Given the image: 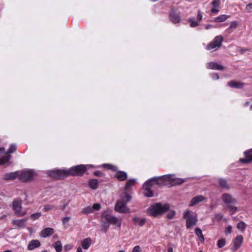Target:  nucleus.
<instances>
[{
  "label": "nucleus",
  "mask_w": 252,
  "mask_h": 252,
  "mask_svg": "<svg viewBox=\"0 0 252 252\" xmlns=\"http://www.w3.org/2000/svg\"><path fill=\"white\" fill-rule=\"evenodd\" d=\"M223 216L220 213H218L215 215L214 220H217L218 221H220L222 219Z\"/></svg>",
  "instance_id": "nucleus-41"
},
{
  "label": "nucleus",
  "mask_w": 252,
  "mask_h": 252,
  "mask_svg": "<svg viewBox=\"0 0 252 252\" xmlns=\"http://www.w3.org/2000/svg\"><path fill=\"white\" fill-rule=\"evenodd\" d=\"M246 224L243 221H241L237 224V227L238 229L241 231H244L246 228Z\"/></svg>",
  "instance_id": "nucleus-36"
},
{
  "label": "nucleus",
  "mask_w": 252,
  "mask_h": 252,
  "mask_svg": "<svg viewBox=\"0 0 252 252\" xmlns=\"http://www.w3.org/2000/svg\"><path fill=\"white\" fill-rule=\"evenodd\" d=\"M220 0H213L211 2L212 8L211 9V12L213 14H217L220 11Z\"/></svg>",
  "instance_id": "nucleus-14"
},
{
  "label": "nucleus",
  "mask_w": 252,
  "mask_h": 252,
  "mask_svg": "<svg viewBox=\"0 0 252 252\" xmlns=\"http://www.w3.org/2000/svg\"><path fill=\"white\" fill-rule=\"evenodd\" d=\"M203 18V16L200 11L198 10L197 16L196 18V21H197L199 23L202 20Z\"/></svg>",
  "instance_id": "nucleus-44"
},
{
  "label": "nucleus",
  "mask_w": 252,
  "mask_h": 252,
  "mask_svg": "<svg viewBox=\"0 0 252 252\" xmlns=\"http://www.w3.org/2000/svg\"><path fill=\"white\" fill-rule=\"evenodd\" d=\"M103 226L104 227H105L106 228V231L107 230V229L109 228V224H108L107 223H104V224H103Z\"/></svg>",
  "instance_id": "nucleus-56"
},
{
  "label": "nucleus",
  "mask_w": 252,
  "mask_h": 252,
  "mask_svg": "<svg viewBox=\"0 0 252 252\" xmlns=\"http://www.w3.org/2000/svg\"><path fill=\"white\" fill-rule=\"evenodd\" d=\"M98 181L96 179H91L89 181V186L93 189H95L98 187Z\"/></svg>",
  "instance_id": "nucleus-29"
},
{
  "label": "nucleus",
  "mask_w": 252,
  "mask_h": 252,
  "mask_svg": "<svg viewBox=\"0 0 252 252\" xmlns=\"http://www.w3.org/2000/svg\"><path fill=\"white\" fill-rule=\"evenodd\" d=\"M246 10L249 12L251 11L252 10V3H250L246 5Z\"/></svg>",
  "instance_id": "nucleus-48"
},
{
  "label": "nucleus",
  "mask_w": 252,
  "mask_h": 252,
  "mask_svg": "<svg viewBox=\"0 0 252 252\" xmlns=\"http://www.w3.org/2000/svg\"><path fill=\"white\" fill-rule=\"evenodd\" d=\"M211 77L213 80H218L219 78V76L218 73H213L211 74Z\"/></svg>",
  "instance_id": "nucleus-49"
},
{
  "label": "nucleus",
  "mask_w": 252,
  "mask_h": 252,
  "mask_svg": "<svg viewBox=\"0 0 252 252\" xmlns=\"http://www.w3.org/2000/svg\"><path fill=\"white\" fill-rule=\"evenodd\" d=\"M19 171H17L13 172L7 173L3 176V179L4 180H12L19 177Z\"/></svg>",
  "instance_id": "nucleus-15"
},
{
  "label": "nucleus",
  "mask_w": 252,
  "mask_h": 252,
  "mask_svg": "<svg viewBox=\"0 0 252 252\" xmlns=\"http://www.w3.org/2000/svg\"><path fill=\"white\" fill-rule=\"evenodd\" d=\"M232 226L229 225L225 230V233L226 234H228V233H230L232 231Z\"/></svg>",
  "instance_id": "nucleus-51"
},
{
  "label": "nucleus",
  "mask_w": 252,
  "mask_h": 252,
  "mask_svg": "<svg viewBox=\"0 0 252 252\" xmlns=\"http://www.w3.org/2000/svg\"><path fill=\"white\" fill-rule=\"evenodd\" d=\"M77 252H82V249H81V248L80 247H79L77 248Z\"/></svg>",
  "instance_id": "nucleus-58"
},
{
  "label": "nucleus",
  "mask_w": 252,
  "mask_h": 252,
  "mask_svg": "<svg viewBox=\"0 0 252 252\" xmlns=\"http://www.w3.org/2000/svg\"><path fill=\"white\" fill-rule=\"evenodd\" d=\"M41 252H47L46 251H42Z\"/></svg>",
  "instance_id": "nucleus-63"
},
{
  "label": "nucleus",
  "mask_w": 252,
  "mask_h": 252,
  "mask_svg": "<svg viewBox=\"0 0 252 252\" xmlns=\"http://www.w3.org/2000/svg\"><path fill=\"white\" fill-rule=\"evenodd\" d=\"M3 252H12V251L11 250H6L4 251Z\"/></svg>",
  "instance_id": "nucleus-60"
},
{
  "label": "nucleus",
  "mask_w": 252,
  "mask_h": 252,
  "mask_svg": "<svg viewBox=\"0 0 252 252\" xmlns=\"http://www.w3.org/2000/svg\"><path fill=\"white\" fill-rule=\"evenodd\" d=\"M67 205V203L64 204L62 206L61 209L63 211L64 210V209H65Z\"/></svg>",
  "instance_id": "nucleus-54"
},
{
  "label": "nucleus",
  "mask_w": 252,
  "mask_h": 252,
  "mask_svg": "<svg viewBox=\"0 0 252 252\" xmlns=\"http://www.w3.org/2000/svg\"><path fill=\"white\" fill-rule=\"evenodd\" d=\"M102 167L105 168H107L113 171H116L118 170V168L116 166L108 163H105L102 165Z\"/></svg>",
  "instance_id": "nucleus-30"
},
{
  "label": "nucleus",
  "mask_w": 252,
  "mask_h": 252,
  "mask_svg": "<svg viewBox=\"0 0 252 252\" xmlns=\"http://www.w3.org/2000/svg\"><path fill=\"white\" fill-rule=\"evenodd\" d=\"M189 21L191 28H195L199 25V23L197 21H195L193 18L189 19Z\"/></svg>",
  "instance_id": "nucleus-35"
},
{
  "label": "nucleus",
  "mask_w": 252,
  "mask_h": 252,
  "mask_svg": "<svg viewBox=\"0 0 252 252\" xmlns=\"http://www.w3.org/2000/svg\"><path fill=\"white\" fill-rule=\"evenodd\" d=\"M70 220V218L69 217H66L62 219V222L63 225H65L67 224Z\"/></svg>",
  "instance_id": "nucleus-45"
},
{
  "label": "nucleus",
  "mask_w": 252,
  "mask_h": 252,
  "mask_svg": "<svg viewBox=\"0 0 252 252\" xmlns=\"http://www.w3.org/2000/svg\"><path fill=\"white\" fill-rule=\"evenodd\" d=\"M205 200V197L202 195H198L193 197L190 201L189 206H193L197 203Z\"/></svg>",
  "instance_id": "nucleus-19"
},
{
  "label": "nucleus",
  "mask_w": 252,
  "mask_h": 252,
  "mask_svg": "<svg viewBox=\"0 0 252 252\" xmlns=\"http://www.w3.org/2000/svg\"><path fill=\"white\" fill-rule=\"evenodd\" d=\"M92 208L93 209V212L94 211H98L101 208V206L99 203H94L92 206Z\"/></svg>",
  "instance_id": "nucleus-42"
},
{
  "label": "nucleus",
  "mask_w": 252,
  "mask_h": 252,
  "mask_svg": "<svg viewBox=\"0 0 252 252\" xmlns=\"http://www.w3.org/2000/svg\"><path fill=\"white\" fill-rule=\"evenodd\" d=\"M126 204V202H124V201L119 200L116 203L115 210L116 211L119 213H129V209L127 207Z\"/></svg>",
  "instance_id": "nucleus-10"
},
{
  "label": "nucleus",
  "mask_w": 252,
  "mask_h": 252,
  "mask_svg": "<svg viewBox=\"0 0 252 252\" xmlns=\"http://www.w3.org/2000/svg\"><path fill=\"white\" fill-rule=\"evenodd\" d=\"M41 216V214L40 212H38L35 214H32L31 215V217L33 220H35L38 219Z\"/></svg>",
  "instance_id": "nucleus-40"
},
{
  "label": "nucleus",
  "mask_w": 252,
  "mask_h": 252,
  "mask_svg": "<svg viewBox=\"0 0 252 252\" xmlns=\"http://www.w3.org/2000/svg\"><path fill=\"white\" fill-rule=\"evenodd\" d=\"M170 20L173 23H179L181 20V16L179 12L177 9L172 8L169 14Z\"/></svg>",
  "instance_id": "nucleus-9"
},
{
  "label": "nucleus",
  "mask_w": 252,
  "mask_h": 252,
  "mask_svg": "<svg viewBox=\"0 0 252 252\" xmlns=\"http://www.w3.org/2000/svg\"><path fill=\"white\" fill-rule=\"evenodd\" d=\"M229 207L233 211V213L235 212L236 211V210H237V208L236 207L231 206V205H230V206Z\"/></svg>",
  "instance_id": "nucleus-53"
},
{
  "label": "nucleus",
  "mask_w": 252,
  "mask_h": 252,
  "mask_svg": "<svg viewBox=\"0 0 252 252\" xmlns=\"http://www.w3.org/2000/svg\"><path fill=\"white\" fill-rule=\"evenodd\" d=\"M245 158H241L240 161L241 162L247 163L252 161V149L245 152Z\"/></svg>",
  "instance_id": "nucleus-16"
},
{
  "label": "nucleus",
  "mask_w": 252,
  "mask_h": 252,
  "mask_svg": "<svg viewBox=\"0 0 252 252\" xmlns=\"http://www.w3.org/2000/svg\"><path fill=\"white\" fill-rule=\"evenodd\" d=\"M136 183V179H135L128 180L126 184L125 189L127 190V189H129V188H131L135 185V184Z\"/></svg>",
  "instance_id": "nucleus-27"
},
{
  "label": "nucleus",
  "mask_w": 252,
  "mask_h": 252,
  "mask_svg": "<svg viewBox=\"0 0 252 252\" xmlns=\"http://www.w3.org/2000/svg\"><path fill=\"white\" fill-rule=\"evenodd\" d=\"M140 251V247L139 246H136L134 247L132 252H139Z\"/></svg>",
  "instance_id": "nucleus-50"
},
{
  "label": "nucleus",
  "mask_w": 252,
  "mask_h": 252,
  "mask_svg": "<svg viewBox=\"0 0 252 252\" xmlns=\"http://www.w3.org/2000/svg\"><path fill=\"white\" fill-rule=\"evenodd\" d=\"M94 175L96 176L101 177L103 176V174L99 171H96L94 172Z\"/></svg>",
  "instance_id": "nucleus-52"
},
{
  "label": "nucleus",
  "mask_w": 252,
  "mask_h": 252,
  "mask_svg": "<svg viewBox=\"0 0 252 252\" xmlns=\"http://www.w3.org/2000/svg\"><path fill=\"white\" fill-rule=\"evenodd\" d=\"M183 217L185 219H186L187 228L195 225L197 221L196 215L192 213L189 210H188L184 213Z\"/></svg>",
  "instance_id": "nucleus-6"
},
{
  "label": "nucleus",
  "mask_w": 252,
  "mask_h": 252,
  "mask_svg": "<svg viewBox=\"0 0 252 252\" xmlns=\"http://www.w3.org/2000/svg\"><path fill=\"white\" fill-rule=\"evenodd\" d=\"M229 17V15L223 14L216 17L214 21L216 23L222 22L226 21Z\"/></svg>",
  "instance_id": "nucleus-24"
},
{
  "label": "nucleus",
  "mask_w": 252,
  "mask_h": 252,
  "mask_svg": "<svg viewBox=\"0 0 252 252\" xmlns=\"http://www.w3.org/2000/svg\"><path fill=\"white\" fill-rule=\"evenodd\" d=\"M239 25L237 21H234L231 22L229 27L227 29L226 31H229L230 29H236Z\"/></svg>",
  "instance_id": "nucleus-33"
},
{
  "label": "nucleus",
  "mask_w": 252,
  "mask_h": 252,
  "mask_svg": "<svg viewBox=\"0 0 252 252\" xmlns=\"http://www.w3.org/2000/svg\"><path fill=\"white\" fill-rule=\"evenodd\" d=\"M175 214V212L174 211H170L168 212L167 215V217L168 219H172L173 218L174 215Z\"/></svg>",
  "instance_id": "nucleus-43"
},
{
  "label": "nucleus",
  "mask_w": 252,
  "mask_h": 252,
  "mask_svg": "<svg viewBox=\"0 0 252 252\" xmlns=\"http://www.w3.org/2000/svg\"><path fill=\"white\" fill-rule=\"evenodd\" d=\"M12 209L14 211L15 214L20 217H22L25 215L27 211L22 210V202L21 200L16 199L14 200L12 203Z\"/></svg>",
  "instance_id": "nucleus-8"
},
{
  "label": "nucleus",
  "mask_w": 252,
  "mask_h": 252,
  "mask_svg": "<svg viewBox=\"0 0 252 252\" xmlns=\"http://www.w3.org/2000/svg\"><path fill=\"white\" fill-rule=\"evenodd\" d=\"M168 252H173V250L172 248H169L168 250Z\"/></svg>",
  "instance_id": "nucleus-59"
},
{
  "label": "nucleus",
  "mask_w": 252,
  "mask_h": 252,
  "mask_svg": "<svg viewBox=\"0 0 252 252\" xmlns=\"http://www.w3.org/2000/svg\"><path fill=\"white\" fill-rule=\"evenodd\" d=\"M243 242V236L241 235L237 236L234 240L233 246L232 248V250L234 251L238 249L241 247Z\"/></svg>",
  "instance_id": "nucleus-12"
},
{
  "label": "nucleus",
  "mask_w": 252,
  "mask_h": 252,
  "mask_svg": "<svg viewBox=\"0 0 252 252\" xmlns=\"http://www.w3.org/2000/svg\"><path fill=\"white\" fill-rule=\"evenodd\" d=\"M219 184L220 187L222 188L225 189H229V186L227 185L226 181L224 179H220L219 180Z\"/></svg>",
  "instance_id": "nucleus-32"
},
{
  "label": "nucleus",
  "mask_w": 252,
  "mask_h": 252,
  "mask_svg": "<svg viewBox=\"0 0 252 252\" xmlns=\"http://www.w3.org/2000/svg\"><path fill=\"white\" fill-rule=\"evenodd\" d=\"M16 150V146L14 144H11L7 152L6 153L9 155V154L14 153Z\"/></svg>",
  "instance_id": "nucleus-38"
},
{
  "label": "nucleus",
  "mask_w": 252,
  "mask_h": 252,
  "mask_svg": "<svg viewBox=\"0 0 252 252\" xmlns=\"http://www.w3.org/2000/svg\"><path fill=\"white\" fill-rule=\"evenodd\" d=\"M28 220V219H23L21 220H15L12 221L13 224L18 228H23L25 225L26 222Z\"/></svg>",
  "instance_id": "nucleus-18"
},
{
  "label": "nucleus",
  "mask_w": 252,
  "mask_h": 252,
  "mask_svg": "<svg viewBox=\"0 0 252 252\" xmlns=\"http://www.w3.org/2000/svg\"><path fill=\"white\" fill-rule=\"evenodd\" d=\"M125 197L126 198V201H124V202H126V203L130 200L131 198V195L127 193H125Z\"/></svg>",
  "instance_id": "nucleus-46"
},
{
  "label": "nucleus",
  "mask_w": 252,
  "mask_h": 252,
  "mask_svg": "<svg viewBox=\"0 0 252 252\" xmlns=\"http://www.w3.org/2000/svg\"><path fill=\"white\" fill-rule=\"evenodd\" d=\"M92 243V239L90 238L84 239L81 243V246L83 249L88 250Z\"/></svg>",
  "instance_id": "nucleus-23"
},
{
  "label": "nucleus",
  "mask_w": 252,
  "mask_h": 252,
  "mask_svg": "<svg viewBox=\"0 0 252 252\" xmlns=\"http://www.w3.org/2000/svg\"><path fill=\"white\" fill-rule=\"evenodd\" d=\"M115 177L117 178L119 181H125L127 179V173L124 171H118L115 174Z\"/></svg>",
  "instance_id": "nucleus-21"
},
{
  "label": "nucleus",
  "mask_w": 252,
  "mask_h": 252,
  "mask_svg": "<svg viewBox=\"0 0 252 252\" xmlns=\"http://www.w3.org/2000/svg\"><path fill=\"white\" fill-rule=\"evenodd\" d=\"M175 180L177 184H180L184 182V180L182 179H176L174 174L165 175L159 177L151 178L145 182L143 185L144 194L147 197H152L154 194L151 190L152 188L156 186L166 185L168 182H172Z\"/></svg>",
  "instance_id": "nucleus-1"
},
{
  "label": "nucleus",
  "mask_w": 252,
  "mask_h": 252,
  "mask_svg": "<svg viewBox=\"0 0 252 252\" xmlns=\"http://www.w3.org/2000/svg\"><path fill=\"white\" fill-rule=\"evenodd\" d=\"M54 232V230L53 228L50 227H47L41 231V232H40V236L43 238H46L52 235Z\"/></svg>",
  "instance_id": "nucleus-17"
},
{
  "label": "nucleus",
  "mask_w": 252,
  "mask_h": 252,
  "mask_svg": "<svg viewBox=\"0 0 252 252\" xmlns=\"http://www.w3.org/2000/svg\"><path fill=\"white\" fill-rule=\"evenodd\" d=\"M119 252H125L124 251H120Z\"/></svg>",
  "instance_id": "nucleus-62"
},
{
  "label": "nucleus",
  "mask_w": 252,
  "mask_h": 252,
  "mask_svg": "<svg viewBox=\"0 0 252 252\" xmlns=\"http://www.w3.org/2000/svg\"><path fill=\"white\" fill-rule=\"evenodd\" d=\"M195 232L198 238L200 240L201 242L203 243L205 239L201 229L200 228L197 227L195 229Z\"/></svg>",
  "instance_id": "nucleus-26"
},
{
  "label": "nucleus",
  "mask_w": 252,
  "mask_h": 252,
  "mask_svg": "<svg viewBox=\"0 0 252 252\" xmlns=\"http://www.w3.org/2000/svg\"><path fill=\"white\" fill-rule=\"evenodd\" d=\"M102 219H104L107 223L116 225L118 227L121 226V221L116 217L111 215V212L109 210L104 211L102 214Z\"/></svg>",
  "instance_id": "nucleus-4"
},
{
  "label": "nucleus",
  "mask_w": 252,
  "mask_h": 252,
  "mask_svg": "<svg viewBox=\"0 0 252 252\" xmlns=\"http://www.w3.org/2000/svg\"><path fill=\"white\" fill-rule=\"evenodd\" d=\"M82 212L85 214L93 213V209L90 206H87L82 209Z\"/></svg>",
  "instance_id": "nucleus-34"
},
{
  "label": "nucleus",
  "mask_w": 252,
  "mask_h": 252,
  "mask_svg": "<svg viewBox=\"0 0 252 252\" xmlns=\"http://www.w3.org/2000/svg\"><path fill=\"white\" fill-rule=\"evenodd\" d=\"M133 222L135 225L143 226L145 223L146 220L145 219L134 217L133 218Z\"/></svg>",
  "instance_id": "nucleus-25"
},
{
  "label": "nucleus",
  "mask_w": 252,
  "mask_h": 252,
  "mask_svg": "<svg viewBox=\"0 0 252 252\" xmlns=\"http://www.w3.org/2000/svg\"><path fill=\"white\" fill-rule=\"evenodd\" d=\"M206 67L208 69L221 70L224 69V67L218 64L216 62H211L206 63Z\"/></svg>",
  "instance_id": "nucleus-13"
},
{
  "label": "nucleus",
  "mask_w": 252,
  "mask_h": 252,
  "mask_svg": "<svg viewBox=\"0 0 252 252\" xmlns=\"http://www.w3.org/2000/svg\"><path fill=\"white\" fill-rule=\"evenodd\" d=\"M250 104V102L249 101H247L244 103V106L247 107L249 106Z\"/></svg>",
  "instance_id": "nucleus-57"
},
{
  "label": "nucleus",
  "mask_w": 252,
  "mask_h": 252,
  "mask_svg": "<svg viewBox=\"0 0 252 252\" xmlns=\"http://www.w3.org/2000/svg\"><path fill=\"white\" fill-rule=\"evenodd\" d=\"M40 242L38 240H32L29 242L27 248L29 250H32L40 247Z\"/></svg>",
  "instance_id": "nucleus-20"
},
{
  "label": "nucleus",
  "mask_w": 252,
  "mask_h": 252,
  "mask_svg": "<svg viewBox=\"0 0 252 252\" xmlns=\"http://www.w3.org/2000/svg\"><path fill=\"white\" fill-rule=\"evenodd\" d=\"M73 248V245L71 244H67L64 247V250L65 251H68L72 249Z\"/></svg>",
  "instance_id": "nucleus-47"
},
{
  "label": "nucleus",
  "mask_w": 252,
  "mask_h": 252,
  "mask_svg": "<svg viewBox=\"0 0 252 252\" xmlns=\"http://www.w3.org/2000/svg\"><path fill=\"white\" fill-rule=\"evenodd\" d=\"M11 158V156L6 153V155L0 159V165L7 162Z\"/></svg>",
  "instance_id": "nucleus-28"
},
{
  "label": "nucleus",
  "mask_w": 252,
  "mask_h": 252,
  "mask_svg": "<svg viewBox=\"0 0 252 252\" xmlns=\"http://www.w3.org/2000/svg\"><path fill=\"white\" fill-rule=\"evenodd\" d=\"M228 85L232 88L240 89L244 87V84L240 82L231 81L228 83Z\"/></svg>",
  "instance_id": "nucleus-22"
},
{
  "label": "nucleus",
  "mask_w": 252,
  "mask_h": 252,
  "mask_svg": "<svg viewBox=\"0 0 252 252\" xmlns=\"http://www.w3.org/2000/svg\"><path fill=\"white\" fill-rule=\"evenodd\" d=\"M250 109L251 111H252V104L250 106Z\"/></svg>",
  "instance_id": "nucleus-61"
},
{
  "label": "nucleus",
  "mask_w": 252,
  "mask_h": 252,
  "mask_svg": "<svg viewBox=\"0 0 252 252\" xmlns=\"http://www.w3.org/2000/svg\"><path fill=\"white\" fill-rule=\"evenodd\" d=\"M169 209L170 205L169 204L166 203L162 205L160 203H157L149 208L148 212L152 216H157L164 213Z\"/></svg>",
  "instance_id": "nucleus-3"
},
{
  "label": "nucleus",
  "mask_w": 252,
  "mask_h": 252,
  "mask_svg": "<svg viewBox=\"0 0 252 252\" xmlns=\"http://www.w3.org/2000/svg\"><path fill=\"white\" fill-rule=\"evenodd\" d=\"M213 26L212 25H206V26H205V29H206V30H208V29H210V28H213Z\"/></svg>",
  "instance_id": "nucleus-55"
},
{
  "label": "nucleus",
  "mask_w": 252,
  "mask_h": 252,
  "mask_svg": "<svg viewBox=\"0 0 252 252\" xmlns=\"http://www.w3.org/2000/svg\"><path fill=\"white\" fill-rule=\"evenodd\" d=\"M86 170L84 165H79L71 167L67 170H54L50 172V176L56 179L63 178L68 175L81 176Z\"/></svg>",
  "instance_id": "nucleus-2"
},
{
  "label": "nucleus",
  "mask_w": 252,
  "mask_h": 252,
  "mask_svg": "<svg viewBox=\"0 0 252 252\" xmlns=\"http://www.w3.org/2000/svg\"><path fill=\"white\" fill-rule=\"evenodd\" d=\"M199 252H202V251H200Z\"/></svg>",
  "instance_id": "nucleus-64"
},
{
  "label": "nucleus",
  "mask_w": 252,
  "mask_h": 252,
  "mask_svg": "<svg viewBox=\"0 0 252 252\" xmlns=\"http://www.w3.org/2000/svg\"><path fill=\"white\" fill-rule=\"evenodd\" d=\"M19 171V179L23 182L32 181L36 174L34 171L32 169H24Z\"/></svg>",
  "instance_id": "nucleus-5"
},
{
  "label": "nucleus",
  "mask_w": 252,
  "mask_h": 252,
  "mask_svg": "<svg viewBox=\"0 0 252 252\" xmlns=\"http://www.w3.org/2000/svg\"><path fill=\"white\" fill-rule=\"evenodd\" d=\"M225 245V240L224 239H221L218 240L217 245L219 248H221Z\"/></svg>",
  "instance_id": "nucleus-37"
},
{
  "label": "nucleus",
  "mask_w": 252,
  "mask_h": 252,
  "mask_svg": "<svg viewBox=\"0 0 252 252\" xmlns=\"http://www.w3.org/2000/svg\"><path fill=\"white\" fill-rule=\"evenodd\" d=\"M223 40V37L221 35L216 36L213 40L207 45L206 49L213 51L217 50L221 46Z\"/></svg>",
  "instance_id": "nucleus-7"
},
{
  "label": "nucleus",
  "mask_w": 252,
  "mask_h": 252,
  "mask_svg": "<svg viewBox=\"0 0 252 252\" xmlns=\"http://www.w3.org/2000/svg\"><path fill=\"white\" fill-rule=\"evenodd\" d=\"M55 206L51 204H46L44 206V210L45 212H48L50 210L54 209Z\"/></svg>",
  "instance_id": "nucleus-39"
},
{
  "label": "nucleus",
  "mask_w": 252,
  "mask_h": 252,
  "mask_svg": "<svg viewBox=\"0 0 252 252\" xmlns=\"http://www.w3.org/2000/svg\"><path fill=\"white\" fill-rule=\"evenodd\" d=\"M221 198L223 202L227 205V207H229L230 205L234 204L236 202V200L228 193L223 194Z\"/></svg>",
  "instance_id": "nucleus-11"
},
{
  "label": "nucleus",
  "mask_w": 252,
  "mask_h": 252,
  "mask_svg": "<svg viewBox=\"0 0 252 252\" xmlns=\"http://www.w3.org/2000/svg\"><path fill=\"white\" fill-rule=\"evenodd\" d=\"M53 246L57 252H61L62 251V245L61 241H57L53 244Z\"/></svg>",
  "instance_id": "nucleus-31"
}]
</instances>
